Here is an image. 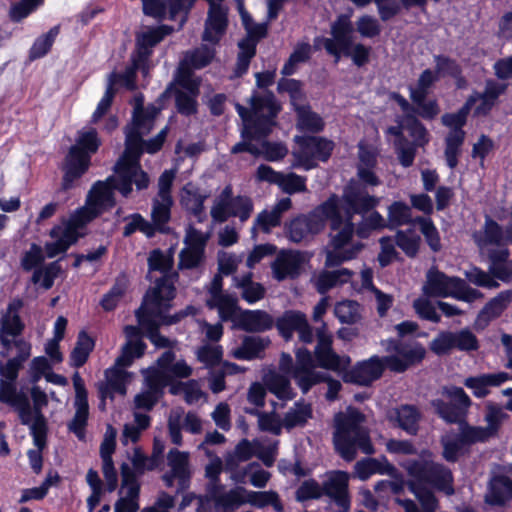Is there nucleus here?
Masks as SVG:
<instances>
[{"label":"nucleus","instance_id":"1","mask_svg":"<svg viewBox=\"0 0 512 512\" xmlns=\"http://www.w3.org/2000/svg\"><path fill=\"white\" fill-rule=\"evenodd\" d=\"M330 220L329 243L325 248V267L336 268L357 258L364 245L353 240L354 223H343L337 196H331L308 214H301L285 225L287 238L293 243H301L320 233L325 220Z\"/></svg>","mask_w":512,"mask_h":512},{"label":"nucleus","instance_id":"2","mask_svg":"<svg viewBox=\"0 0 512 512\" xmlns=\"http://www.w3.org/2000/svg\"><path fill=\"white\" fill-rule=\"evenodd\" d=\"M160 110L154 105L143 106V96L135 97L132 122L125 128V150L115 164V187L124 196L132 192V184L138 190L146 189L150 179L141 169L139 159L141 154L142 136L147 135L154 127V121Z\"/></svg>","mask_w":512,"mask_h":512},{"label":"nucleus","instance_id":"3","mask_svg":"<svg viewBox=\"0 0 512 512\" xmlns=\"http://www.w3.org/2000/svg\"><path fill=\"white\" fill-rule=\"evenodd\" d=\"M115 184L113 177L96 182L88 193L86 205L70 217L67 225L64 228L55 226L51 229L50 236L56 240L45 244L44 249L48 258L65 253L83 236L80 230L104 210L115 205L114 190H117Z\"/></svg>","mask_w":512,"mask_h":512},{"label":"nucleus","instance_id":"4","mask_svg":"<svg viewBox=\"0 0 512 512\" xmlns=\"http://www.w3.org/2000/svg\"><path fill=\"white\" fill-rule=\"evenodd\" d=\"M174 299V288L165 280L158 283L156 288L149 289L143 299L142 305L135 311L139 326L143 328L146 337L157 348H168L172 341L159 333L161 325H172L178 323L188 313V307L174 315H166L171 308V301Z\"/></svg>","mask_w":512,"mask_h":512},{"label":"nucleus","instance_id":"5","mask_svg":"<svg viewBox=\"0 0 512 512\" xmlns=\"http://www.w3.org/2000/svg\"><path fill=\"white\" fill-rule=\"evenodd\" d=\"M315 359L321 368L334 372H344L342 379L346 383L369 386L379 379L385 368L384 357L372 356L367 360L358 362L352 369L347 370L351 364L349 356H340L332 348V337L323 329L317 331V345Z\"/></svg>","mask_w":512,"mask_h":512},{"label":"nucleus","instance_id":"6","mask_svg":"<svg viewBox=\"0 0 512 512\" xmlns=\"http://www.w3.org/2000/svg\"><path fill=\"white\" fill-rule=\"evenodd\" d=\"M6 393H1L5 404L11 406L18 414L20 423L28 426L35 446L47 444L48 423L42 409L48 404L46 393L39 387L33 386L30 394L33 401L31 404L28 396L18 392L17 381L15 382V370L7 371Z\"/></svg>","mask_w":512,"mask_h":512},{"label":"nucleus","instance_id":"7","mask_svg":"<svg viewBox=\"0 0 512 512\" xmlns=\"http://www.w3.org/2000/svg\"><path fill=\"white\" fill-rule=\"evenodd\" d=\"M364 422V414L357 409L350 408L335 415L333 444L336 452L347 462L356 458L358 450L367 455L375 452Z\"/></svg>","mask_w":512,"mask_h":512},{"label":"nucleus","instance_id":"8","mask_svg":"<svg viewBox=\"0 0 512 512\" xmlns=\"http://www.w3.org/2000/svg\"><path fill=\"white\" fill-rule=\"evenodd\" d=\"M236 110L243 121L241 136L247 138L254 133L257 137H267L276 124L280 106L272 93L265 92L251 97L250 109L237 104Z\"/></svg>","mask_w":512,"mask_h":512},{"label":"nucleus","instance_id":"9","mask_svg":"<svg viewBox=\"0 0 512 512\" xmlns=\"http://www.w3.org/2000/svg\"><path fill=\"white\" fill-rule=\"evenodd\" d=\"M99 146L100 140L94 128L79 132L76 144L70 147L63 164V190L73 188L75 181L86 173L90 166L91 154L95 153Z\"/></svg>","mask_w":512,"mask_h":512},{"label":"nucleus","instance_id":"10","mask_svg":"<svg viewBox=\"0 0 512 512\" xmlns=\"http://www.w3.org/2000/svg\"><path fill=\"white\" fill-rule=\"evenodd\" d=\"M21 301H16L8 306L7 314L4 315L0 323V355L8 360H16L23 367L24 362L30 357L31 346L23 338L24 325L17 311L21 307Z\"/></svg>","mask_w":512,"mask_h":512},{"label":"nucleus","instance_id":"11","mask_svg":"<svg viewBox=\"0 0 512 512\" xmlns=\"http://www.w3.org/2000/svg\"><path fill=\"white\" fill-rule=\"evenodd\" d=\"M422 290L428 297H452L465 302H473L482 296L478 290L468 286L465 280L448 276L435 267L427 271Z\"/></svg>","mask_w":512,"mask_h":512},{"label":"nucleus","instance_id":"12","mask_svg":"<svg viewBox=\"0 0 512 512\" xmlns=\"http://www.w3.org/2000/svg\"><path fill=\"white\" fill-rule=\"evenodd\" d=\"M406 470L412 478L410 482L432 486L448 496L455 492L452 471L442 463L425 459L413 460L407 463Z\"/></svg>","mask_w":512,"mask_h":512},{"label":"nucleus","instance_id":"13","mask_svg":"<svg viewBox=\"0 0 512 512\" xmlns=\"http://www.w3.org/2000/svg\"><path fill=\"white\" fill-rule=\"evenodd\" d=\"M440 393L441 398L431 401L435 413L446 423L461 424L472 404L469 396L457 386H444Z\"/></svg>","mask_w":512,"mask_h":512},{"label":"nucleus","instance_id":"14","mask_svg":"<svg viewBox=\"0 0 512 512\" xmlns=\"http://www.w3.org/2000/svg\"><path fill=\"white\" fill-rule=\"evenodd\" d=\"M298 148L292 152L295 161L293 168L311 170L317 166V161L326 162L333 151L334 143L322 137L302 136L295 138Z\"/></svg>","mask_w":512,"mask_h":512},{"label":"nucleus","instance_id":"15","mask_svg":"<svg viewBox=\"0 0 512 512\" xmlns=\"http://www.w3.org/2000/svg\"><path fill=\"white\" fill-rule=\"evenodd\" d=\"M385 350L393 355L385 356L386 367L396 373H403L411 366L420 363L426 354L424 347L418 342L388 340Z\"/></svg>","mask_w":512,"mask_h":512},{"label":"nucleus","instance_id":"16","mask_svg":"<svg viewBox=\"0 0 512 512\" xmlns=\"http://www.w3.org/2000/svg\"><path fill=\"white\" fill-rule=\"evenodd\" d=\"M341 212L343 223L350 221L354 214H364L379 204V198L370 195L367 187L358 181H351L344 190ZM339 209H341L339 207Z\"/></svg>","mask_w":512,"mask_h":512},{"label":"nucleus","instance_id":"17","mask_svg":"<svg viewBox=\"0 0 512 512\" xmlns=\"http://www.w3.org/2000/svg\"><path fill=\"white\" fill-rule=\"evenodd\" d=\"M173 351L167 350L157 359V368L148 371L152 374L153 385L156 388H164L176 378H187L192 374V368L184 361H176Z\"/></svg>","mask_w":512,"mask_h":512},{"label":"nucleus","instance_id":"18","mask_svg":"<svg viewBox=\"0 0 512 512\" xmlns=\"http://www.w3.org/2000/svg\"><path fill=\"white\" fill-rule=\"evenodd\" d=\"M208 239L209 234L203 233L193 226L186 229L185 247L179 253L178 268L180 270L196 269L204 263Z\"/></svg>","mask_w":512,"mask_h":512},{"label":"nucleus","instance_id":"19","mask_svg":"<svg viewBox=\"0 0 512 512\" xmlns=\"http://www.w3.org/2000/svg\"><path fill=\"white\" fill-rule=\"evenodd\" d=\"M472 238L477 247L482 250L488 246H508L512 244V205L511 222L506 227L486 215L483 226L472 234Z\"/></svg>","mask_w":512,"mask_h":512},{"label":"nucleus","instance_id":"20","mask_svg":"<svg viewBox=\"0 0 512 512\" xmlns=\"http://www.w3.org/2000/svg\"><path fill=\"white\" fill-rule=\"evenodd\" d=\"M267 31L265 23H254L246 29V36L238 43L239 53L234 70L236 77H241L248 71L250 62L256 54L257 44L266 37Z\"/></svg>","mask_w":512,"mask_h":512},{"label":"nucleus","instance_id":"21","mask_svg":"<svg viewBox=\"0 0 512 512\" xmlns=\"http://www.w3.org/2000/svg\"><path fill=\"white\" fill-rule=\"evenodd\" d=\"M167 464L170 469L162 476V480L167 487H172L174 481H177V493L183 492L189 487L191 477L189 453L171 449L167 454Z\"/></svg>","mask_w":512,"mask_h":512},{"label":"nucleus","instance_id":"22","mask_svg":"<svg viewBox=\"0 0 512 512\" xmlns=\"http://www.w3.org/2000/svg\"><path fill=\"white\" fill-rule=\"evenodd\" d=\"M349 476L344 471L330 473L322 483L323 495L337 506L339 512H348L351 501L348 492Z\"/></svg>","mask_w":512,"mask_h":512},{"label":"nucleus","instance_id":"23","mask_svg":"<svg viewBox=\"0 0 512 512\" xmlns=\"http://www.w3.org/2000/svg\"><path fill=\"white\" fill-rule=\"evenodd\" d=\"M293 378L303 393L324 380L321 373L314 370V360L309 350L300 348L296 351V364L293 370Z\"/></svg>","mask_w":512,"mask_h":512},{"label":"nucleus","instance_id":"24","mask_svg":"<svg viewBox=\"0 0 512 512\" xmlns=\"http://www.w3.org/2000/svg\"><path fill=\"white\" fill-rule=\"evenodd\" d=\"M292 207V201L289 197L280 199L271 209H264L257 214L251 227V235L256 237L259 231L269 234L272 229L279 227L285 212Z\"/></svg>","mask_w":512,"mask_h":512},{"label":"nucleus","instance_id":"25","mask_svg":"<svg viewBox=\"0 0 512 512\" xmlns=\"http://www.w3.org/2000/svg\"><path fill=\"white\" fill-rule=\"evenodd\" d=\"M228 25V8L222 2L209 4L203 41L217 43L225 34Z\"/></svg>","mask_w":512,"mask_h":512},{"label":"nucleus","instance_id":"26","mask_svg":"<svg viewBox=\"0 0 512 512\" xmlns=\"http://www.w3.org/2000/svg\"><path fill=\"white\" fill-rule=\"evenodd\" d=\"M481 253H486L490 262L489 272L503 282L512 280V260L507 246H488Z\"/></svg>","mask_w":512,"mask_h":512},{"label":"nucleus","instance_id":"27","mask_svg":"<svg viewBox=\"0 0 512 512\" xmlns=\"http://www.w3.org/2000/svg\"><path fill=\"white\" fill-rule=\"evenodd\" d=\"M304 260L303 253L299 251H282L271 265L273 277L278 281L298 277Z\"/></svg>","mask_w":512,"mask_h":512},{"label":"nucleus","instance_id":"28","mask_svg":"<svg viewBox=\"0 0 512 512\" xmlns=\"http://www.w3.org/2000/svg\"><path fill=\"white\" fill-rule=\"evenodd\" d=\"M506 84L494 80H487L483 92H474L466 101L471 102V108L476 102H480L474 109L475 116H487L497 103L498 98L505 92Z\"/></svg>","mask_w":512,"mask_h":512},{"label":"nucleus","instance_id":"29","mask_svg":"<svg viewBox=\"0 0 512 512\" xmlns=\"http://www.w3.org/2000/svg\"><path fill=\"white\" fill-rule=\"evenodd\" d=\"M126 366H118L116 363L113 367L105 371V381L98 384V392L101 398V407L105 406V399H113L115 394H126L127 372L124 370Z\"/></svg>","mask_w":512,"mask_h":512},{"label":"nucleus","instance_id":"30","mask_svg":"<svg viewBox=\"0 0 512 512\" xmlns=\"http://www.w3.org/2000/svg\"><path fill=\"white\" fill-rule=\"evenodd\" d=\"M141 326L127 325L124 328L127 342L122 347V353L116 358L118 366H130L135 358L143 356L146 344L141 340Z\"/></svg>","mask_w":512,"mask_h":512},{"label":"nucleus","instance_id":"31","mask_svg":"<svg viewBox=\"0 0 512 512\" xmlns=\"http://www.w3.org/2000/svg\"><path fill=\"white\" fill-rule=\"evenodd\" d=\"M274 318L264 310H242L235 326L246 332H264L274 326Z\"/></svg>","mask_w":512,"mask_h":512},{"label":"nucleus","instance_id":"32","mask_svg":"<svg viewBox=\"0 0 512 512\" xmlns=\"http://www.w3.org/2000/svg\"><path fill=\"white\" fill-rule=\"evenodd\" d=\"M173 28L167 25H162L155 28H149L137 37V50L134 55L149 64V58L152 54V49L160 43L165 36L169 35Z\"/></svg>","mask_w":512,"mask_h":512},{"label":"nucleus","instance_id":"33","mask_svg":"<svg viewBox=\"0 0 512 512\" xmlns=\"http://www.w3.org/2000/svg\"><path fill=\"white\" fill-rule=\"evenodd\" d=\"M209 195L192 182L187 183L181 191V204L186 211L197 218L199 222L206 218L204 202Z\"/></svg>","mask_w":512,"mask_h":512},{"label":"nucleus","instance_id":"34","mask_svg":"<svg viewBox=\"0 0 512 512\" xmlns=\"http://www.w3.org/2000/svg\"><path fill=\"white\" fill-rule=\"evenodd\" d=\"M509 378L506 372L480 374L466 378L464 385L473 391L475 397L484 398L490 393L491 387H498Z\"/></svg>","mask_w":512,"mask_h":512},{"label":"nucleus","instance_id":"35","mask_svg":"<svg viewBox=\"0 0 512 512\" xmlns=\"http://www.w3.org/2000/svg\"><path fill=\"white\" fill-rule=\"evenodd\" d=\"M512 301V291L506 290L491 299L479 312L475 325L477 328H485L490 321L499 317Z\"/></svg>","mask_w":512,"mask_h":512},{"label":"nucleus","instance_id":"36","mask_svg":"<svg viewBox=\"0 0 512 512\" xmlns=\"http://www.w3.org/2000/svg\"><path fill=\"white\" fill-rule=\"evenodd\" d=\"M270 345L267 337L245 336L242 343L231 351V356L238 360H254L264 357L265 349Z\"/></svg>","mask_w":512,"mask_h":512},{"label":"nucleus","instance_id":"37","mask_svg":"<svg viewBox=\"0 0 512 512\" xmlns=\"http://www.w3.org/2000/svg\"><path fill=\"white\" fill-rule=\"evenodd\" d=\"M512 499V480L504 475L494 476L485 494V502L491 506H504Z\"/></svg>","mask_w":512,"mask_h":512},{"label":"nucleus","instance_id":"38","mask_svg":"<svg viewBox=\"0 0 512 512\" xmlns=\"http://www.w3.org/2000/svg\"><path fill=\"white\" fill-rule=\"evenodd\" d=\"M206 305L211 310L216 309L222 321H232L234 324L239 312L242 311L238 305V299L228 293L207 298Z\"/></svg>","mask_w":512,"mask_h":512},{"label":"nucleus","instance_id":"39","mask_svg":"<svg viewBox=\"0 0 512 512\" xmlns=\"http://www.w3.org/2000/svg\"><path fill=\"white\" fill-rule=\"evenodd\" d=\"M353 274L348 268L323 270L315 279L316 289L320 294H326L330 289L348 283Z\"/></svg>","mask_w":512,"mask_h":512},{"label":"nucleus","instance_id":"40","mask_svg":"<svg viewBox=\"0 0 512 512\" xmlns=\"http://www.w3.org/2000/svg\"><path fill=\"white\" fill-rule=\"evenodd\" d=\"M306 321L307 318L304 313L295 310H288L285 311L282 316L277 318L274 324L276 325L280 335L286 341H289L292 339L293 333L295 331L298 333Z\"/></svg>","mask_w":512,"mask_h":512},{"label":"nucleus","instance_id":"41","mask_svg":"<svg viewBox=\"0 0 512 512\" xmlns=\"http://www.w3.org/2000/svg\"><path fill=\"white\" fill-rule=\"evenodd\" d=\"M234 286L240 290V294L243 300L249 304H253L264 298L266 294L265 287L252 280V274L248 273L242 277H233Z\"/></svg>","mask_w":512,"mask_h":512},{"label":"nucleus","instance_id":"42","mask_svg":"<svg viewBox=\"0 0 512 512\" xmlns=\"http://www.w3.org/2000/svg\"><path fill=\"white\" fill-rule=\"evenodd\" d=\"M354 27L350 17L341 14L331 25V35L336 39L341 50L352 48Z\"/></svg>","mask_w":512,"mask_h":512},{"label":"nucleus","instance_id":"43","mask_svg":"<svg viewBox=\"0 0 512 512\" xmlns=\"http://www.w3.org/2000/svg\"><path fill=\"white\" fill-rule=\"evenodd\" d=\"M253 209L254 204L250 197L238 195L224 206L225 218L223 222L227 221L230 217H237L241 223H244L251 217Z\"/></svg>","mask_w":512,"mask_h":512},{"label":"nucleus","instance_id":"44","mask_svg":"<svg viewBox=\"0 0 512 512\" xmlns=\"http://www.w3.org/2000/svg\"><path fill=\"white\" fill-rule=\"evenodd\" d=\"M403 225H417L412 209L402 201H395L388 207L387 227L395 229Z\"/></svg>","mask_w":512,"mask_h":512},{"label":"nucleus","instance_id":"45","mask_svg":"<svg viewBox=\"0 0 512 512\" xmlns=\"http://www.w3.org/2000/svg\"><path fill=\"white\" fill-rule=\"evenodd\" d=\"M396 420L401 429L410 435H416L419 429L421 413L417 407L404 404L395 410Z\"/></svg>","mask_w":512,"mask_h":512},{"label":"nucleus","instance_id":"46","mask_svg":"<svg viewBox=\"0 0 512 512\" xmlns=\"http://www.w3.org/2000/svg\"><path fill=\"white\" fill-rule=\"evenodd\" d=\"M466 132L449 131L445 137L444 156L449 168L454 169L458 165V157L462 153Z\"/></svg>","mask_w":512,"mask_h":512},{"label":"nucleus","instance_id":"47","mask_svg":"<svg viewBox=\"0 0 512 512\" xmlns=\"http://www.w3.org/2000/svg\"><path fill=\"white\" fill-rule=\"evenodd\" d=\"M264 383L267 389L279 399H291L293 397L290 381L286 374L270 371L264 376Z\"/></svg>","mask_w":512,"mask_h":512},{"label":"nucleus","instance_id":"48","mask_svg":"<svg viewBox=\"0 0 512 512\" xmlns=\"http://www.w3.org/2000/svg\"><path fill=\"white\" fill-rule=\"evenodd\" d=\"M509 418V415L505 412V408L488 402L485 406L484 420L487 423L485 430L490 438L495 437L502 426V424Z\"/></svg>","mask_w":512,"mask_h":512},{"label":"nucleus","instance_id":"49","mask_svg":"<svg viewBox=\"0 0 512 512\" xmlns=\"http://www.w3.org/2000/svg\"><path fill=\"white\" fill-rule=\"evenodd\" d=\"M172 204V198L155 197L153 199L151 218L152 224L156 230H159L160 232L165 231V225L168 223L171 217Z\"/></svg>","mask_w":512,"mask_h":512},{"label":"nucleus","instance_id":"50","mask_svg":"<svg viewBox=\"0 0 512 512\" xmlns=\"http://www.w3.org/2000/svg\"><path fill=\"white\" fill-rule=\"evenodd\" d=\"M148 265L150 270L163 273V276L156 280L155 286L153 288H156L159 282L165 280L166 283L172 284V287L175 289L174 282L178 278V274L170 273L172 264L159 250H154L151 253L150 257L148 258Z\"/></svg>","mask_w":512,"mask_h":512},{"label":"nucleus","instance_id":"51","mask_svg":"<svg viewBox=\"0 0 512 512\" xmlns=\"http://www.w3.org/2000/svg\"><path fill=\"white\" fill-rule=\"evenodd\" d=\"M140 70L143 76H147L149 72V64L144 61H140V58L136 55L132 56V64L126 67L123 73L115 74L114 80L115 84L120 82L129 90H134L136 88V72Z\"/></svg>","mask_w":512,"mask_h":512},{"label":"nucleus","instance_id":"52","mask_svg":"<svg viewBox=\"0 0 512 512\" xmlns=\"http://www.w3.org/2000/svg\"><path fill=\"white\" fill-rule=\"evenodd\" d=\"M94 348L93 339L85 332L81 331L78 335L77 342L70 354V361L73 367H82Z\"/></svg>","mask_w":512,"mask_h":512},{"label":"nucleus","instance_id":"53","mask_svg":"<svg viewBox=\"0 0 512 512\" xmlns=\"http://www.w3.org/2000/svg\"><path fill=\"white\" fill-rule=\"evenodd\" d=\"M75 414L67 427L70 432L83 441L86 437V426L89 416L88 401L74 402Z\"/></svg>","mask_w":512,"mask_h":512},{"label":"nucleus","instance_id":"54","mask_svg":"<svg viewBox=\"0 0 512 512\" xmlns=\"http://www.w3.org/2000/svg\"><path fill=\"white\" fill-rule=\"evenodd\" d=\"M395 471L394 466L390 464H382L375 458H366L358 461L355 464V472L359 479L367 480L371 475L380 473V474H392Z\"/></svg>","mask_w":512,"mask_h":512},{"label":"nucleus","instance_id":"55","mask_svg":"<svg viewBox=\"0 0 512 512\" xmlns=\"http://www.w3.org/2000/svg\"><path fill=\"white\" fill-rule=\"evenodd\" d=\"M246 503L263 508L271 505L276 512L283 511V504L275 491H249L246 490Z\"/></svg>","mask_w":512,"mask_h":512},{"label":"nucleus","instance_id":"56","mask_svg":"<svg viewBox=\"0 0 512 512\" xmlns=\"http://www.w3.org/2000/svg\"><path fill=\"white\" fill-rule=\"evenodd\" d=\"M403 125L404 130L413 139L412 143L423 147L429 142V133L416 114L403 115Z\"/></svg>","mask_w":512,"mask_h":512},{"label":"nucleus","instance_id":"57","mask_svg":"<svg viewBox=\"0 0 512 512\" xmlns=\"http://www.w3.org/2000/svg\"><path fill=\"white\" fill-rule=\"evenodd\" d=\"M147 390L137 394L134 398V405L137 409L151 410L158 401L159 394L163 388H156L153 385L152 374L147 371L145 376Z\"/></svg>","mask_w":512,"mask_h":512},{"label":"nucleus","instance_id":"58","mask_svg":"<svg viewBox=\"0 0 512 512\" xmlns=\"http://www.w3.org/2000/svg\"><path fill=\"white\" fill-rule=\"evenodd\" d=\"M312 417V408L310 404L295 403L283 418V426L290 430L297 426H303L308 419Z\"/></svg>","mask_w":512,"mask_h":512},{"label":"nucleus","instance_id":"59","mask_svg":"<svg viewBox=\"0 0 512 512\" xmlns=\"http://www.w3.org/2000/svg\"><path fill=\"white\" fill-rule=\"evenodd\" d=\"M254 455L252 444L247 439H242L235 447L232 453H229L225 459V469L234 471L241 462L248 461Z\"/></svg>","mask_w":512,"mask_h":512},{"label":"nucleus","instance_id":"60","mask_svg":"<svg viewBox=\"0 0 512 512\" xmlns=\"http://www.w3.org/2000/svg\"><path fill=\"white\" fill-rule=\"evenodd\" d=\"M124 221L127 222V224L124 226L123 229V236L129 237L136 231H140L147 237L151 238L155 235L156 229L154 225L146 220L141 214L134 213L126 216L124 218Z\"/></svg>","mask_w":512,"mask_h":512},{"label":"nucleus","instance_id":"61","mask_svg":"<svg viewBox=\"0 0 512 512\" xmlns=\"http://www.w3.org/2000/svg\"><path fill=\"white\" fill-rule=\"evenodd\" d=\"M311 56V45L307 42L298 43L288 60L285 62L281 69V74L284 76H290L295 73L296 67L299 63H304L310 59Z\"/></svg>","mask_w":512,"mask_h":512},{"label":"nucleus","instance_id":"62","mask_svg":"<svg viewBox=\"0 0 512 512\" xmlns=\"http://www.w3.org/2000/svg\"><path fill=\"white\" fill-rule=\"evenodd\" d=\"M213 57L214 49L207 45H202L192 51L186 52L181 63L192 69H201L207 66L212 61Z\"/></svg>","mask_w":512,"mask_h":512},{"label":"nucleus","instance_id":"63","mask_svg":"<svg viewBox=\"0 0 512 512\" xmlns=\"http://www.w3.org/2000/svg\"><path fill=\"white\" fill-rule=\"evenodd\" d=\"M334 314L341 323L355 324L361 319V306L353 300H345L336 304Z\"/></svg>","mask_w":512,"mask_h":512},{"label":"nucleus","instance_id":"64","mask_svg":"<svg viewBox=\"0 0 512 512\" xmlns=\"http://www.w3.org/2000/svg\"><path fill=\"white\" fill-rule=\"evenodd\" d=\"M246 503V489L236 487L225 491L216 502L215 506L226 511H234Z\"/></svg>","mask_w":512,"mask_h":512}]
</instances>
